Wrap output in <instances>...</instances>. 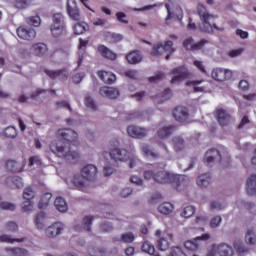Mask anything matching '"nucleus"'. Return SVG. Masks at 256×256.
<instances>
[{"instance_id": "f257e3e1", "label": "nucleus", "mask_w": 256, "mask_h": 256, "mask_svg": "<svg viewBox=\"0 0 256 256\" xmlns=\"http://www.w3.org/2000/svg\"><path fill=\"white\" fill-rule=\"evenodd\" d=\"M197 11L201 21L199 29L202 33L211 35L213 34V29L223 31V28L218 27L216 24H211L212 21H215V15L209 13L203 4L198 5Z\"/></svg>"}, {"instance_id": "f03ea898", "label": "nucleus", "mask_w": 256, "mask_h": 256, "mask_svg": "<svg viewBox=\"0 0 256 256\" xmlns=\"http://www.w3.org/2000/svg\"><path fill=\"white\" fill-rule=\"evenodd\" d=\"M50 151H52L56 157L66 159V161H75V159L79 157V153L77 151L71 150V145L69 143H51Z\"/></svg>"}, {"instance_id": "7ed1b4c3", "label": "nucleus", "mask_w": 256, "mask_h": 256, "mask_svg": "<svg viewBox=\"0 0 256 256\" xmlns=\"http://www.w3.org/2000/svg\"><path fill=\"white\" fill-rule=\"evenodd\" d=\"M144 179L146 181H151V179H153V181H155V183H160V185H165L167 183H171L172 179H173V174L169 173L167 171H158L155 172L153 170H151L150 168H144Z\"/></svg>"}, {"instance_id": "20e7f679", "label": "nucleus", "mask_w": 256, "mask_h": 256, "mask_svg": "<svg viewBox=\"0 0 256 256\" xmlns=\"http://www.w3.org/2000/svg\"><path fill=\"white\" fill-rule=\"evenodd\" d=\"M109 155L111 157V159H113V161H130L129 163V167L130 169H133V167H135V163H137V158H133L131 157V155L129 154V152L125 149H121V148H114V149H110Z\"/></svg>"}, {"instance_id": "39448f33", "label": "nucleus", "mask_w": 256, "mask_h": 256, "mask_svg": "<svg viewBox=\"0 0 256 256\" xmlns=\"http://www.w3.org/2000/svg\"><path fill=\"white\" fill-rule=\"evenodd\" d=\"M164 53H170L173 55L175 53V48H173V41L167 40L164 44L159 43L152 47L151 55H163Z\"/></svg>"}, {"instance_id": "423d86ee", "label": "nucleus", "mask_w": 256, "mask_h": 256, "mask_svg": "<svg viewBox=\"0 0 256 256\" xmlns=\"http://www.w3.org/2000/svg\"><path fill=\"white\" fill-rule=\"evenodd\" d=\"M172 75L173 77L170 81L172 85H177V83H181L183 79H189V77H191L189 70L185 66L174 68L172 70Z\"/></svg>"}, {"instance_id": "0eeeda50", "label": "nucleus", "mask_w": 256, "mask_h": 256, "mask_svg": "<svg viewBox=\"0 0 256 256\" xmlns=\"http://www.w3.org/2000/svg\"><path fill=\"white\" fill-rule=\"evenodd\" d=\"M190 181L189 176L173 174L170 185H172L176 191H184Z\"/></svg>"}, {"instance_id": "6e6552de", "label": "nucleus", "mask_w": 256, "mask_h": 256, "mask_svg": "<svg viewBox=\"0 0 256 256\" xmlns=\"http://www.w3.org/2000/svg\"><path fill=\"white\" fill-rule=\"evenodd\" d=\"M223 161V154L215 148L209 149L204 157V162L211 165V163H221Z\"/></svg>"}, {"instance_id": "1a4fd4ad", "label": "nucleus", "mask_w": 256, "mask_h": 256, "mask_svg": "<svg viewBox=\"0 0 256 256\" xmlns=\"http://www.w3.org/2000/svg\"><path fill=\"white\" fill-rule=\"evenodd\" d=\"M232 76L233 72H231V70L223 68H214L211 73V77L214 81H227V79H231Z\"/></svg>"}, {"instance_id": "9d476101", "label": "nucleus", "mask_w": 256, "mask_h": 256, "mask_svg": "<svg viewBox=\"0 0 256 256\" xmlns=\"http://www.w3.org/2000/svg\"><path fill=\"white\" fill-rule=\"evenodd\" d=\"M127 133L129 137H133L134 139H143L149 134V130L147 128L130 125L127 127Z\"/></svg>"}, {"instance_id": "9b49d317", "label": "nucleus", "mask_w": 256, "mask_h": 256, "mask_svg": "<svg viewBox=\"0 0 256 256\" xmlns=\"http://www.w3.org/2000/svg\"><path fill=\"white\" fill-rule=\"evenodd\" d=\"M30 52L32 55H35L36 57H47L49 53V47H47V44L43 42H38L30 47Z\"/></svg>"}, {"instance_id": "f8f14e48", "label": "nucleus", "mask_w": 256, "mask_h": 256, "mask_svg": "<svg viewBox=\"0 0 256 256\" xmlns=\"http://www.w3.org/2000/svg\"><path fill=\"white\" fill-rule=\"evenodd\" d=\"M97 173H99L97 166L93 164H88L81 170L83 179H86L87 181H95V179H97Z\"/></svg>"}, {"instance_id": "ddd939ff", "label": "nucleus", "mask_w": 256, "mask_h": 256, "mask_svg": "<svg viewBox=\"0 0 256 256\" xmlns=\"http://www.w3.org/2000/svg\"><path fill=\"white\" fill-rule=\"evenodd\" d=\"M173 117L179 123H185L189 119V109L185 106H177L173 111Z\"/></svg>"}, {"instance_id": "4468645a", "label": "nucleus", "mask_w": 256, "mask_h": 256, "mask_svg": "<svg viewBox=\"0 0 256 256\" xmlns=\"http://www.w3.org/2000/svg\"><path fill=\"white\" fill-rule=\"evenodd\" d=\"M17 35L25 41H33L37 37V32L33 28H25L23 26L17 29Z\"/></svg>"}, {"instance_id": "2eb2a0df", "label": "nucleus", "mask_w": 256, "mask_h": 256, "mask_svg": "<svg viewBox=\"0 0 256 256\" xmlns=\"http://www.w3.org/2000/svg\"><path fill=\"white\" fill-rule=\"evenodd\" d=\"M57 135L60 137V139H64V141H68V143H73L77 141V132L75 130L71 129H59L57 131Z\"/></svg>"}, {"instance_id": "dca6fc26", "label": "nucleus", "mask_w": 256, "mask_h": 256, "mask_svg": "<svg viewBox=\"0 0 256 256\" xmlns=\"http://www.w3.org/2000/svg\"><path fill=\"white\" fill-rule=\"evenodd\" d=\"M207 43H209L208 40L202 39L198 43L194 44L193 38H188L184 41L183 45L188 51H199V49H203Z\"/></svg>"}, {"instance_id": "f3484780", "label": "nucleus", "mask_w": 256, "mask_h": 256, "mask_svg": "<svg viewBox=\"0 0 256 256\" xmlns=\"http://www.w3.org/2000/svg\"><path fill=\"white\" fill-rule=\"evenodd\" d=\"M215 249L217 251V255L219 256H234L235 250H233V246L228 243H220L215 245Z\"/></svg>"}, {"instance_id": "a211bd4d", "label": "nucleus", "mask_w": 256, "mask_h": 256, "mask_svg": "<svg viewBox=\"0 0 256 256\" xmlns=\"http://www.w3.org/2000/svg\"><path fill=\"white\" fill-rule=\"evenodd\" d=\"M63 229V223L56 222L45 229V235L48 236L50 239H53L59 236Z\"/></svg>"}, {"instance_id": "6ab92c4d", "label": "nucleus", "mask_w": 256, "mask_h": 256, "mask_svg": "<svg viewBox=\"0 0 256 256\" xmlns=\"http://www.w3.org/2000/svg\"><path fill=\"white\" fill-rule=\"evenodd\" d=\"M45 73L50 79H60L61 81H65L69 77V71L67 69L60 70H45Z\"/></svg>"}, {"instance_id": "aec40b11", "label": "nucleus", "mask_w": 256, "mask_h": 256, "mask_svg": "<svg viewBox=\"0 0 256 256\" xmlns=\"http://www.w3.org/2000/svg\"><path fill=\"white\" fill-rule=\"evenodd\" d=\"M209 239H211V236L209 234H203L202 236L197 237L192 241H186L184 247H186V249H188L189 251H197L199 247V243H197V241H209Z\"/></svg>"}, {"instance_id": "412c9836", "label": "nucleus", "mask_w": 256, "mask_h": 256, "mask_svg": "<svg viewBox=\"0 0 256 256\" xmlns=\"http://www.w3.org/2000/svg\"><path fill=\"white\" fill-rule=\"evenodd\" d=\"M67 11L69 17L73 19V21H81V13L79 12V7H77L75 0L68 2Z\"/></svg>"}, {"instance_id": "4be33fe9", "label": "nucleus", "mask_w": 256, "mask_h": 256, "mask_svg": "<svg viewBox=\"0 0 256 256\" xmlns=\"http://www.w3.org/2000/svg\"><path fill=\"white\" fill-rule=\"evenodd\" d=\"M5 184L10 189H21L23 187V179L19 176H10L6 178Z\"/></svg>"}, {"instance_id": "5701e85b", "label": "nucleus", "mask_w": 256, "mask_h": 256, "mask_svg": "<svg viewBox=\"0 0 256 256\" xmlns=\"http://www.w3.org/2000/svg\"><path fill=\"white\" fill-rule=\"evenodd\" d=\"M100 95H102V97H108L109 99H117L120 93L117 88L104 86L100 89Z\"/></svg>"}, {"instance_id": "b1692460", "label": "nucleus", "mask_w": 256, "mask_h": 256, "mask_svg": "<svg viewBox=\"0 0 256 256\" xmlns=\"http://www.w3.org/2000/svg\"><path fill=\"white\" fill-rule=\"evenodd\" d=\"M196 184L201 189H207V187L211 185V174L210 173L200 174L196 179Z\"/></svg>"}, {"instance_id": "393cba45", "label": "nucleus", "mask_w": 256, "mask_h": 256, "mask_svg": "<svg viewBox=\"0 0 256 256\" xmlns=\"http://www.w3.org/2000/svg\"><path fill=\"white\" fill-rule=\"evenodd\" d=\"M217 119L219 125L222 127H225L226 125H229L231 123V114L227 113L225 110L220 109L217 111Z\"/></svg>"}, {"instance_id": "a878e982", "label": "nucleus", "mask_w": 256, "mask_h": 256, "mask_svg": "<svg viewBox=\"0 0 256 256\" xmlns=\"http://www.w3.org/2000/svg\"><path fill=\"white\" fill-rule=\"evenodd\" d=\"M172 145L176 153H181V151H185V147H187V144L185 143V139H183V137L181 136H175L172 139Z\"/></svg>"}, {"instance_id": "bb28decb", "label": "nucleus", "mask_w": 256, "mask_h": 256, "mask_svg": "<svg viewBox=\"0 0 256 256\" xmlns=\"http://www.w3.org/2000/svg\"><path fill=\"white\" fill-rule=\"evenodd\" d=\"M126 59L130 65H137V63H141L143 61V56L141 55V52L139 50H135L130 52Z\"/></svg>"}, {"instance_id": "cd10ccee", "label": "nucleus", "mask_w": 256, "mask_h": 256, "mask_svg": "<svg viewBox=\"0 0 256 256\" xmlns=\"http://www.w3.org/2000/svg\"><path fill=\"white\" fill-rule=\"evenodd\" d=\"M98 52L100 55H102V57H105V59H110V61H115L117 59V54L104 45H100L98 47Z\"/></svg>"}, {"instance_id": "c85d7f7f", "label": "nucleus", "mask_w": 256, "mask_h": 256, "mask_svg": "<svg viewBox=\"0 0 256 256\" xmlns=\"http://www.w3.org/2000/svg\"><path fill=\"white\" fill-rule=\"evenodd\" d=\"M98 76L101 79V81H103V83H106L109 85L117 81V77L115 76V74L111 72L100 71L98 72Z\"/></svg>"}, {"instance_id": "c756f323", "label": "nucleus", "mask_w": 256, "mask_h": 256, "mask_svg": "<svg viewBox=\"0 0 256 256\" xmlns=\"http://www.w3.org/2000/svg\"><path fill=\"white\" fill-rule=\"evenodd\" d=\"M6 169L10 173H21L23 170V165L15 160H8L6 161Z\"/></svg>"}, {"instance_id": "7c9ffc66", "label": "nucleus", "mask_w": 256, "mask_h": 256, "mask_svg": "<svg viewBox=\"0 0 256 256\" xmlns=\"http://www.w3.org/2000/svg\"><path fill=\"white\" fill-rule=\"evenodd\" d=\"M47 218V215L45 212L38 213L34 218V225L38 229H45V219Z\"/></svg>"}, {"instance_id": "2f4dec72", "label": "nucleus", "mask_w": 256, "mask_h": 256, "mask_svg": "<svg viewBox=\"0 0 256 256\" xmlns=\"http://www.w3.org/2000/svg\"><path fill=\"white\" fill-rule=\"evenodd\" d=\"M54 205L57 211H59L60 213H67V210L69 209V207L67 206V202L62 197H57Z\"/></svg>"}, {"instance_id": "473e14b6", "label": "nucleus", "mask_w": 256, "mask_h": 256, "mask_svg": "<svg viewBox=\"0 0 256 256\" xmlns=\"http://www.w3.org/2000/svg\"><path fill=\"white\" fill-rule=\"evenodd\" d=\"M246 245L255 246L256 245V232L254 229H248L245 234Z\"/></svg>"}, {"instance_id": "72a5a7b5", "label": "nucleus", "mask_w": 256, "mask_h": 256, "mask_svg": "<svg viewBox=\"0 0 256 256\" xmlns=\"http://www.w3.org/2000/svg\"><path fill=\"white\" fill-rule=\"evenodd\" d=\"M114 241H121L122 243H133V241H135V234H133V232H125L120 235V238H114Z\"/></svg>"}, {"instance_id": "f704fd0d", "label": "nucleus", "mask_w": 256, "mask_h": 256, "mask_svg": "<svg viewBox=\"0 0 256 256\" xmlns=\"http://www.w3.org/2000/svg\"><path fill=\"white\" fill-rule=\"evenodd\" d=\"M5 251L12 256H29V251L25 248H6Z\"/></svg>"}, {"instance_id": "c9c22d12", "label": "nucleus", "mask_w": 256, "mask_h": 256, "mask_svg": "<svg viewBox=\"0 0 256 256\" xmlns=\"http://www.w3.org/2000/svg\"><path fill=\"white\" fill-rule=\"evenodd\" d=\"M158 211L162 215H171L173 213V204L169 202L162 203L158 206Z\"/></svg>"}, {"instance_id": "e433bc0d", "label": "nucleus", "mask_w": 256, "mask_h": 256, "mask_svg": "<svg viewBox=\"0 0 256 256\" xmlns=\"http://www.w3.org/2000/svg\"><path fill=\"white\" fill-rule=\"evenodd\" d=\"M141 151L145 157H151L152 159H157V157H159V154H157V152H153L151 147L145 143L141 144Z\"/></svg>"}, {"instance_id": "4c0bfd02", "label": "nucleus", "mask_w": 256, "mask_h": 256, "mask_svg": "<svg viewBox=\"0 0 256 256\" xmlns=\"http://www.w3.org/2000/svg\"><path fill=\"white\" fill-rule=\"evenodd\" d=\"M247 191L249 195H254V193H256V175L255 174L251 175L247 181Z\"/></svg>"}, {"instance_id": "58836bf2", "label": "nucleus", "mask_w": 256, "mask_h": 256, "mask_svg": "<svg viewBox=\"0 0 256 256\" xmlns=\"http://www.w3.org/2000/svg\"><path fill=\"white\" fill-rule=\"evenodd\" d=\"M173 131H175V127L174 126H167L164 128H161L158 131V137H160V139H167V137H169Z\"/></svg>"}, {"instance_id": "ea45409f", "label": "nucleus", "mask_w": 256, "mask_h": 256, "mask_svg": "<svg viewBox=\"0 0 256 256\" xmlns=\"http://www.w3.org/2000/svg\"><path fill=\"white\" fill-rule=\"evenodd\" d=\"M234 249L237 251V253H240V254L249 253V248L245 246V244L241 240L234 241Z\"/></svg>"}, {"instance_id": "a19ab883", "label": "nucleus", "mask_w": 256, "mask_h": 256, "mask_svg": "<svg viewBox=\"0 0 256 256\" xmlns=\"http://www.w3.org/2000/svg\"><path fill=\"white\" fill-rule=\"evenodd\" d=\"M50 31L54 37H61V35H63V33L65 31V26L53 25V26H51Z\"/></svg>"}, {"instance_id": "79ce46f5", "label": "nucleus", "mask_w": 256, "mask_h": 256, "mask_svg": "<svg viewBox=\"0 0 256 256\" xmlns=\"http://www.w3.org/2000/svg\"><path fill=\"white\" fill-rule=\"evenodd\" d=\"M0 241H1V243H23V241H25V238L12 239L9 235L2 234V235H0Z\"/></svg>"}, {"instance_id": "37998d69", "label": "nucleus", "mask_w": 256, "mask_h": 256, "mask_svg": "<svg viewBox=\"0 0 256 256\" xmlns=\"http://www.w3.org/2000/svg\"><path fill=\"white\" fill-rule=\"evenodd\" d=\"M142 251L148 255H155V246L149 241H145L142 245Z\"/></svg>"}, {"instance_id": "c03bdc74", "label": "nucleus", "mask_w": 256, "mask_h": 256, "mask_svg": "<svg viewBox=\"0 0 256 256\" xmlns=\"http://www.w3.org/2000/svg\"><path fill=\"white\" fill-rule=\"evenodd\" d=\"M0 209H2V211H15L17 209V205L11 202L2 201L0 202Z\"/></svg>"}, {"instance_id": "a18cd8bd", "label": "nucleus", "mask_w": 256, "mask_h": 256, "mask_svg": "<svg viewBox=\"0 0 256 256\" xmlns=\"http://www.w3.org/2000/svg\"><path fill=\"white\" fill-rule=\"evenodd\" d=\"M93 217L92 216H86L82 219V228L84 231H91V224L93 223Z\"/></svg>"}, {"instance_id": "49530a36", "label": "nucleus", "mask_w": 256, "mask_h": 256, "mask_svg": "<svg viewBox=\"0 0 256 256\" xmlns=\"http://www.w3.org/2000/svg\"><path fill=\"white\" fill-rule=\"evenodd\" d=\"M51 197H53L51 193H45L40 199L39 208L43 209V207H47V205H49V201H51Z\"/></svg>"}, {"instance_id": "de8ad7c7", "label": "nucleus", "mask_w": 256, "mask_h": 256, "mask_svg": "<svg viewBox=\"0 0 256 256\" xmlns=\"http://www.w3.org/2000/svg\"><path fill=\"white\" fill-rule=\"evenodd\" d=\"M193 215H195V207L193 206L185 207L183 212L181 213V216L185 219H189V217H193Z\"/></svg>"}, {"instance_id": "09e8293b", "label": "nucleus", "mask_w": 256, "mask_h": 256, "mask_svg": "<svg viewBox=\"0 0 256 256\" xmlns=\"http://www.w3.org/2000/svg\"><path fill=\"white\" fill-rule=\"evenodd\" d=\"M157 249H159V251H167V249H169V241L165 238H160L157 241Z\"/></svg>"}, {"instance_id": "8fccbe9b", "label": "nucleus", "mask_w": 256, "mask_h": 256, "mask_svg": "<svg viewBox=\"0 0 256 256\" xmlns=\"http://www.w3.org/2000/svg\"><path fill=\"white\" fill-rule=\"evenodd\" d=\"M53 23V25L65 26V18L61 13H56L53 15Z\"/></svg>"}, {"instance_id": "3c124183", "label": "nucleus", "mask_w": 256, "mask_h": 256, "mask_svg": "<svg viewBox=\"0 0 256 256\" xmlns=\"http://www.w3.org/2000/svg\"><path fill=\"white\" fill-rule=\"evenodd\" d=\"M169 256H187V254L183 251V248L174 246L171 248Z\"/></svg>"}, {"instance_id": "603ef678", "label": "nucleus", "mask_w": 256, "mask_h": 256, "mask_svg": "<svg viewBox=\"0 0 256 256\" xmlns=\"http://www.w3.org/2000/svg\"><path fill=\"white\" fill-rule=\"evenodd\" d=\"M85 105L86 107H88V109H91V111H97V104L95 103V100H93L91 96H86Z\"/></svg>"}, {"instance_id": "864d4df0", "label": "nucleus", "mask_w": 256, "mask_h": 256, "mask_svg": "<svg viewBox=\"0 0 256 256\" xmlns=\"http://www.w3.org/2000/svg\"><path fill=\"white\" fill-rule=\"evenodd\" d=\"M223 221V218H221V216H214L213 218H211L209 225L211 227V229H217V227H219V225H221V222Z\"/></svg>"}, {"instance_id": "5fc2aeb1", "label": "nucleus", "mask_w": 256, "mask_h": 256, "mask_svg": "<svg viewBox=\"0 0 256 256\" xmlns=\"http://www.w3.org/2000/svg\"><path fill=\"white\" fill-rule=\"evenodd\" d=\"M5 230L10 231V233H15L19 230V226L13 221H8L5 223Z\"/></svg>"}, {"instance_id": "6e6d98bb", "label": "nucleus", "mask_w": 256, "mask_h": 256, "mask_svg": "<svg viewBox=\"0 0 256 256\" xmlns=\"http://www.w3.org/2000/svg\"><path fill=\"white\" fill-rule=\"evenodd\" d=\"M33 197H35V191L33 190V188L31 187H27L24 192H23V198L26 201H31V199H33Z\"/></svg>"}, {"instance_id": "4d7b16f0", "label": "nucleus", "mask_w": 256, "mask_h": 256, "mask_svg": "<svg viewBox=\"0 0 256 256\" xmlns=\"http://www.w3.org/2000/svg\"><path fill=\"white\" fill-rule=\"evenodd\" d=\"M4 134L7 139H15L17 137V130L15 127H8L5 129Z\"/></svg>"}, {"instance_id": "13d9d810", "label": "nucleus", "mask_w": 256, "mask_h": 256, "mask_svg": "<svg viewBox=\"0 0 256 256\" xmlns=\"http://www.w3.org/2000/svg\"><path fill=\"white\" fill-rule=\"evenodd\" d=\"M173 18L171 19H177V21H182L183 20V8L181 6H177L175 8V11L172 12Z\"/></svg>"}, {"instance_id": "bf43d9fd", "label": "nucleus", "mask_w": 256, "mask_h": 256, "mask_svg": "<svg viewBox=\"0 0 256 256\" xmlns=\"http://www.w3.org/2000/svg\"><path fill=\"white\" fill-rule=\"evenodd\" d=\"M225 207V204L219 202V201H212L210 202V209L211 211H223V208Z\"/></svg>"}, {"instance_id": "052dcab7", "label": "nucleus", "mask_w": 256, "mask_h": 256, "mask_svg": "<svg viewBox=\"0 0 256 256\" xmlns=\"http://www.w3.org/2000/svg\"><path fill=\"white\" fill-rule=\"evenodd\" d=\"M72 183L74 186L77 187V189H81V187H85V182L83 181V178H81V176L79 175L74 176V178L72 179Z\"/></svg>"}, {"instance_id": "680f3d73", "label": "nucleus", "mask_w": 256, "mask_h": 256, "mask_svg": "<svg viewBox=\"0 0 256 256\" xmlns=\"http://www.w3.org/2000/svg\"><path fill=\"white\" fill-rule=\"evenodd\" d=\"M74 29V33L75 35H83V33H85L87 31V29L85 28V25L81 24V23H77L73 26Z\"/></svg>"}, {"instance_id": "e2e57ef3", "label": "nucleus", "mask_w": 256, "mask_h": 256, "mask_svg": "<svg viewBox=\"0 0 256 256\" xmlns=\"http://www.w3.org/2000/svg\"><path fill=\"white\" fill-rule=\"evenodd\" d=\"M27 23L29 25H32L33 27H39V25H41V17L32 16V17L28 18Z\"/></svg>"}, {"instance_id": "0e129e2a", "label": "nucleus", "mask_w": 256, "mask_h": 256, "mask_svg": "<svg viewBox=\"0 0 256 256\" xmlns=\"http://www.w3.org/2000/svg\"><path fill=\"white\" fill-rule=\"evenodd\" d=\"M116 18L119 23H124V25H129V20H127V14L124 12H117Z\"/></svg>"}, {"instance_id": "69168bd1", "label": "nucleus", "mask_w": 256, "mask_h": 256, "mask_svg": "<svg viewBox=\"0 0 256 256\" xmlns=\"http://www.w3.org/2000/svg\"><path fill=\"white\" fill-rule=\"evenodd\" d=\"M22 211H24L25 213H27L28 211H33V202H31V200H26L25 202H23Z\"/></svg>"}, {"instance_id": "338daca9", "label": "nucleus", "mask_w": 256, "mask_h": 256, "mask_svg": "<svg viewBox=\"0 0 256 256\" xmlns=\"http://www.w3.org/2000/svg\"><path fill=\"white\" fill-rule=\"evenodd\" d=\"M100 229L101 231H104V233H110V231L113 229V224H111L110 222H103L100 225Z\"/></svg>"}, {"instance_id": "774afa93", "label": "nucleus", "mask_w": 256, "mask_h": 256, "mask_svg": "<svg viewBox=\"0 0 256 256\" xmlns=\"http://www.w3.org/2000/svg\"><path fill=\"white\" fill-rule=\"evenodd\" d=\"M41 158L39 156H32L29 158V166L33 167V165H41Z\"/></svg>"}]
</instances>
